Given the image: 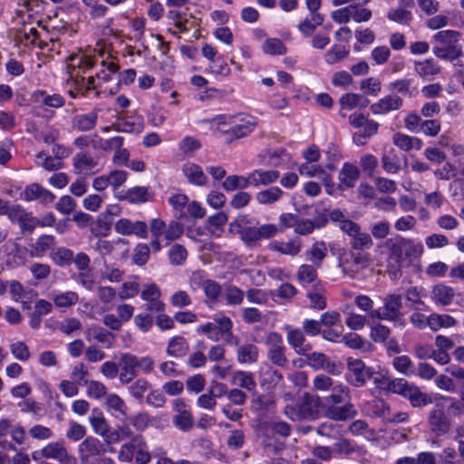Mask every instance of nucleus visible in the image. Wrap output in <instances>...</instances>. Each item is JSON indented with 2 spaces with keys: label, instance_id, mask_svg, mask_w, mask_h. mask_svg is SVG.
<instances>
[{
  "label": "nucleus",
  "instance_id": "69168bd1",
  "mask_svg": "<svg viewBox=\"0 0 464 464\" xmlns=\"http://www.w3.org/2000/svg\"><path fill=\"white\" fill-rule=\"evenodd\" d=\"M91 425L93 431L106 440L107 435L109 434V424L105 418L102 416H92L90 418Z\"/></svg>",
  "mask_w": 464,
  "mask_h": 464
},
{
  "label": "nucleus",
  "instance_id": "3c124183",
  "mask_svg": "<svg viewBox=\"0 0 464 464\" xmlns=\"http://www.w3.org/2000/svg\"><path fill=\"white\" fill-rule=\"evenodd\" d=\"M36 102L52 108H60L64 104V99L60 94L48 95L45 92L35 93Z\"/></svg>",
  "mask_w": 464,
  "mask_h": 464
},
{
  "label": "nucleus",
  "instance_id": "7c9ffc66",
  "mask_svg": "<svg viewBox=\"0 0 464 464\" xmlns=\"http://www.w3.org/2000/svg\"><path fill=\"white\" fill-rule=\"evenodd\" d=\"M359 178V170L357 167L351 163H344L339 173V180L341 187L352 188L354 186Z\"/></svg>",
  "mask_w": 464,
  "mask_h": 464
},
{
  "label": "nucleus",
  "instance_id": "5fc2aeb1",
  "mask_svg": "<svg viewBox=\"0 0 464 464\" xmlns=\"http://www.w3.org/2000/svg\"><path fill=\"white\" fill-rule=\"evenodd\" d=\"M188 257L187 249L180 244H174L169 251V259L173 266H181Z\"/></svg>",
  "mask_w": 464,
  "mask_h": 464
},
{
  "label": "nucleus",
  "instance_id": "49530a36",
  "mask_svg": "<svg viewBox=\"0 0 464 464\" xmlns=\"http://www.w3.org/2000/svg\"><path fill=\"white\" fill-rule=\"evenodd\" d=\"M350 237L352 238L350 244L352 247L356 250L370 248L373 244L371 236L367 233L362 232L361 227H359Z\"/></svg>",
  "mask_w": 464,
  "mask_h": 464
},
{
  "label": "nucleus",
  "instance_id": "864d4df0",
  "mask_svg": "<svg viewBox=\"0 0 464 464\" xmlns=\"http://www.w3.org/2000/svg\"><path fill=\"white\" fill-rule=\"evenodd\" d=\"M412 83V79H400L391 82L389 84V88L390 90L395 91L398 93H401L404 95H408L409 97H411L413 93L416 92V88H411Z\"/></svg>",
  "mask_w": 464,
  "mask_h": 464
},
{
  "label": "nucleus",
  "instance_id": "a878e982",
  "mask_svg": "<svg viewBox=\"0 0 464 464\" xmlns=\"http://www.w3.org/2000/svg\"><path fill=\"white\" fill-rule=\"evenodd\" d=\"M231 382L237 387L252 392L256 390V382L250 372L236 371L231 375Z\"/></svg>",
  "mask_w": 464,
  "mask_h": 464
},
{
  "label": "nucleus",
  "instance_id": "5701e85b",
  "mask_svg": "<svg viewBox=\"0 0 464 464\" xmlns=\"http://www.w3.org/2000/svg\"><path fill=\"white\" fill-rule=\"evenodd\" d=\"M252 175V186H269L275 183L279 178L280 173L275 169H255L251 172Z\"/></svg>",
  "mask_w": 464,
  "mask_h": 464
},
{
  "label": "nucleus",
  "instance_id": "6ab92c4d",
  "mask_svg": "<svg viewBox=\"0 0 464 464\" xmlns=\"http://www.w3.org/2000/svg\"><path fill=\"white\" fill-rule=\"evenodd\" d=\"M455 297V290L445 285L437 284L432 286L430 298L437 305H450Z\"/></svg>",
  "mask_w": 464,
  "mask_h": 464
},
{
  "label": "nucleus",
  "instance_id": "de8ad7c7",
  "mask_svg": "<svg viewBox=\"0 0 464 464\" xmlns=\"http://www.w3.org/2000/svg\"><path fill=\"white\" fill-rule=\"evenodd\" d=\"M315 266L304 264L301 265L297 270L296 277L300 283L312 284L317 278V269Z\"/></svg>",
  "mask_w": 464,
  "mask_h": 464
},
{
  "label": "nucleus",
  "instance_id": "ea45409f",
  "mask_svg": "<svg viewBox=\"0 0 464 464\" xmlns=\"http://www.w3.org/2000/svg\"><path fill=\"white\" fill-rule=\"evenodd\" d=\"M350 390L347 386H337L333 389V392L324 398L326 407L336 406L345 401L349 398Z\"/></svg>",
  "mask_w": 464,
  "mask_h": 464
},
{
  "label": "nucleus",
  "instance_id": "bb28decb",
  "mask_svg": "<svg viewBox=\"0 0 464 464\" xmlns=\"http://www.w3.org/2000/svg\"><path fill=\"white\" fill-rule=\"evenodd\" d=\"M97 119L96 111H91L87 114H77L72 118V128L79 131L91 130L95 127Z\"/></svg>",
  "mask_w": 464,
  "mask_h": 464
},
{
  "label": "nucleus",
  "instance_id": "e433bc0d",
  "mask_svg": "<svg viewBox=\"0 0 464 464\" xmlns=\"http://www.w3.org/2000/svg\"><path fill=\"white\" fill-rule=\"evenodd\" d=\"M50 258L58 266H70L73 261V252L69 248L60 246L50 253Z\"/></svg>",
  "mask_w": 464,
  "mask_h": 464
},
{
  "label": "nucleus",
  "instance_id": "a18cd8bd",
  "mask_svg": "<svg viewBox=\"0 0 464 464\" xmlns=\"http://www.w3.org/2000/svg\"><path fill=\"white\" fill-rule=\"evenodd\" d=\"M173 424L182 431H189L194 426V418L189 411H181L174 415Z\"/></svg>",
  "mask_w": 464,
  "mask_h": 464
},
{
  "label": "nucleus",
  "instance_id": "8fccbe9b",
  "mask_svg": "<svg viewBox=\"0 0 464 464\" xmlns=\"http://www.w3.org/2000/svg\"><path fill=\"white\" fill-rule=\"evenodd\" d=\"M283 380V375L277 370L271 366H266V368L260 372V383L261 385L269 384L276 386Z\"/></svg>",
  "mask_w": 464,
  "mask_h": 464
},
{
  "label": "nucleus",
  "instance_id": "f3484780",
  "mask_svg": "<svg viewBox=\"0 0 464 464\" xmlns=\"http://www.w3.org/2000/svg\"><path fill=\"white\" fill-rule=\"evenodd\" d=\"M403 105V100L398 95H387L371 105L370 109L375 115L385 114L392 111L400 110Z\"/></svg>",
  "mask_w": 464,
  "mask_h": 464
},
{
  "label": "nucleus",
  "instance_id": "cd10ccee",
  "mask_svg": "<svg viewBox=\"0 0 464 464\" xmlns=\"http://www.w3.org/2000/svg\"><path fill=\"white\" fill-rule=\"evenodd\" d=\"M73 167L78 173H87L97 167V161L88 153H77L73 159Z\"/></svg>",
  "mask_w": 464,
  "mask_h": 464
},
{
  "label": "nucleus",
  "instance_id": "79ce46f5",
  "mask_svg": "<svg viewBox=\"0 0 464 464\" xmlns=\"http://www.w3.org/2000/svg\"><path fill=\"white\" fill-rule=\"evenodd\" d=\"M133 434L134 433L130 425L122 423L121 425H117L116 428L107 435L106 442L116 443L121 440H128L132 437Z\"/></svg>",
  "mask_w": 464,
  "mask_h": 464
},
{
  "label": "nucleus",
  "instance_id": "9d476101",
  "mask_svg": "<svg viewBox=\"0 0 464 464\" xmlns=\"http://www.w3.org/2000/svg\"><path fill=\"white\" fill-rule=\"evenodd\" d=\"M370 265L368 255L352 253L350 258H341L339 266L344 275L355 278L364 268Z\"/></svg>",
  "mask_w": 464,
  "mask_h": 464
},
{
  "label": "nucleus",
  "instance_id": "6e6552de",
  "mask_svg": "<svg viewBox=\"0 0 464 464\" xmlns=\"http://www.w3.org/2000/svg\"><path fill=\"white\" fill-rule=\"evenodd\" d=\"M265 343L268 346L266 356L270 362L280 368L286 367L288 359L282 336L276 332H270L266 336Z\"/></svg>",
  "mask_w": 464,
  "mask_h": 464
},
{
  "label": "nucleus",
  "instance_id": "2f4dec72",
  "mask_svg": "<svg viewBox=\"0 0 464 464\" xmlns=\"http://www.w3.org/2000/svg\"><path fill=\"white\" fill-rule=\"evenodd\" d=\"M416 73L421 78L437 75L440 72V66L433 59H426L414 63Z\"/></svg>",
  "mask_w": 464,
  "mask_h": 464
},
{
  "label": "nucleus",
  "instance_id": "1a4fd4ad",
  "mask_svg": "<svg viewBox=\"0 0 464 464\" xmlns=\"http://www.w3.org/2000/svg\"><path fill=\"white\" fill-rule=\"evenodd\" d=\"M347 366L349 371L347 380L356 387L362 386L372 377V370L366 367L360 359L348 358Z\"/></svg>",
  "mask_w": 464,
  "mask_h": 464
},
{
  "label": "nucleus",
  "instance_id": "a19ab883",
  "mask_svg": "<svg viewBox=\"0 0 464 464\" xmlns=\"http://www.w3.org/2000/svg\"><path fill=\"white\" fill-rule=\"evenodd\" d=\"M121 200H128L130 203H144L149 200V192L145 187H134L126 191L123 196L120 197Z\"/></svg>",
  "mask_w": 464,
  "mask_h": 464
},
{
  "label": "nucleus",
  "instance_id": "37998d69",
  "mask_svg": "<svg viewBox=\"0 0 464 464\" xmlns=\"http://www.w3.org/2000/svg\"><path fill=\"white\" fill-rule=\"evenodd\" d=\"M111 225L112 220L100 214L97 219L91 223V232L95 237H106L111 229Z\"/></svg>",
  "mask_w": 464,
  "mask_h": 464
},
{
  "label": "nucleus",
  "instance_id": "393cba45",
  "mask_svg": "<svg viewBox=\"0 0 464 464\" xmlns=\"http://www.w3.org/2000/svg\"><path fill=\"white\" fill-rule=\"evenodd\" d=\"M284 191L276 186L258 191L255 198L260 205H272L278 202L284 196Z\"/></svg>",
  "mask_w": 464,
  "mask_h": 464
},
{
  "label": "nucleus",
  "instance_id": "680f3d73",
  "mask_svg": "<svg viewBox=\"0 0 464 464\" xmlns=\"http://www.w3.org/2000/svg\"><path fill=\"white\" fill-rule=\"evenodd\" d=\"M349 54V50L344 46L334 45L327 53H325V62L328 64H334L338 63L347 57Z\"/></svg>",
  "mask_w": 464,
  "mask_h": 464
},
{
  "label": "nucleus",
  "instance_id": "4be33fe9",
  "mask_svg": "<svg viewBox=\"0 0 464 464\" xmlns=\"http://www.w3.org/2000/svg\"><path fill=\"white\" fill-rule=\"evenodd\" d=\"M102 451V444L93 437H87L79 446V454L82 460L96 458Z\"/></svg>",
  "mask_w": 464,
  "mask_h": 464
},
{
  "label": "nucleus",
  "instance_id": "13d9d810",
  "mask_svg": "<svg viewBox=\"0 0 464 464\" xmlns=\"http://www.w3.org/2000/svg\"><path fill=\"white\" fill-rule=\"evenodd\" d=\"M387 18L401 24H408L412 20V14L405 8L399 7L391 9L387 13Z\"/></svg>",
  "mask_w": 464,
  "mask_h": 464
},
{
  "label": "nucleus",
  "instance_id": "9b49d317",
  "mask_svg": "<svg viewBox=\"0 0 464 464\" xmlns=\"http://www.w3.org/2000/svg\"><path fill=\"white\" fill-rule=\"evenodd\" d=\"M42 458L52 459L61 464H75V458L69 454L63 441L50 442L39 450Z\"/></svg>",
  "mask_w": 464,
  "mask_h": 464
},
{
  "label": "nucleus",
  "instance_id": "4d7b16f0",
  "mask_svg": "<svg viewBox=\"0 0 464 464\" xmlns=\"http://www.w3.org/2000/svg\"><path fill=\"white\" fill-rule=\"evenodd\" d=\"M150 385L149 382L144 378H140L134 381L129 387L128 391L130 394L137 399V400H142L144 397V394L148 392Z\"/></svg>",
  "mask_w": 464,
  "mask_h": 464
},
{
  "label": "nucleus",
  "instance_id": "774afa93",
  "mask_svg": "<svg viewBox=\"0 0 464 464\" xmlns=\"http://www.w3.org/2000/svg\"><path fill=\"white\" fill-rule=\"evenodd\" d=\"M183 225L175 220H171L166 227L164 237L169 242L174 241L179 238L183 235Z\"/></svg>",
  "mask_w": 464,
  "mask_h": 464
},
{
  "label": "nucleus",
  "instance_id": "f8f14e48",
  "mask_svg": "<svg viewBox=\"0 0 464 464\" xmlns=\"http://www.w3.org/2000/svg\"><path fill=\"white\" fill-rule=\"evenodd\" d=\"M142 300L146 302V310L151 313H161L165 309L164 303L160 300L161 293L156 284L144 285L140 293Z\"/></svg>",
  "mask_w": 464,
  "mask_h": 464
},
{
  "label": "nucleus",
  "instance_id": "c756f323",
  "mask_svg": "<svg viewBox=\"0 0 464 464\" xmlns=\"http://www.w3.org/2000/svg\"><path fill=\"white\" fill-rule=\"evenodd\" d=\"M259 350L253 343L240 345L237 352V358L240 363H254L257 361Z\"/></svg>",
  "mask_w": 464,
  "mask_h": 464
},
{
  "label": "nucleus",
  "instance_id": "7ed1b4c3",
  "mask_svg": "<svg viewBox=\"0 0 464 464\" xmlns=\"http://www.w3.org/2000/svg\"><path fill=\"white\" fill-rule=\"evenodd\" d=\"M321 399L305 392L295 404L286 405L285 415L293 421L314 420L320 415Z\"/></svg>",
  "mask_w": 464,
  "mask_h": 464
},
{
  "label": "nucleus",
  "instance_id": "bf43d9fd",
  "mask_svg": "<svg viewBox=\"0 0 464 464\" xmlns=\"http://www.w3.org/2000/svg\"><path fill=\"white\" fill-rule=\"evenodd\" d=\"M263 51L270 55H282L286 53V47L281 40L277 38H268L263 44Z\"/></svg>",
  "mask_w": 464,
  "mask_h": 464
},
{
  "label": "nucleus",
  "instance_id": "c9c22d12",
  "mask_svg": "<svg viewBox=\"0 0 464 464\" xmlns=\"http://www.w3.org/2000/svg\"><path fill=\"white\" fill-rule=\"evenodd\" d=\"M326 290L320 285H316L307 293V298L310 300V307L315 310H324L326 307Z\"/></svg>",
  "mask_w": 464,
  "mask_h": 464
},
{
  "label": "nucleus",
  "instance_id": "72a5a7b5",
  "mask_svg": "<svg viewBox=\"0 0 464 464\" xmlns=\"http://www.w3.org/2000/svg\"><path fill=\"white\" fill-rule=\"evenodd\" d=\"M342 110H353L354 108H365L369 100L363 99L361 94L356 93H345L339 100Z\"/></svg>",
  "mask_w": 464,
  "mask_h": 464
},
{
  "label": "nucleus",
  "instance_id": "b1692460",
  "mask_svg": "<svg viewBox=\"0 0 464 464\" xmlns=\"http://www.w3.org/2000/svg\"><path fill=\"white\" fill-rule=\"evenodd\" d=\"M182 171L188 182L197 186H204L208 181V177L204 174L200 166L188 162L184 164Z\"/></svg>",
  "mask_w": 464,
  "mask_h": 464
},
{
  "label": "nucleus",
  "instance_id": "412c9836",
  "mask_svg": "<svg viewBox=\"0 0 464 464\" xmlns=\"http://www.w3.org/2000/svg\"><path fill=\"white\" fill-rule=\"evenodd\" d=\"M270 251L278 252L282 255L295 256H297L302 249V242L298 238L289 240L287 242L273 240L268 244Z\"/></svg>",
  "mask_w": 464,
  "mask_h": 464
},
{
  "label": "nucleus",
  "instance_id": "20e7f679",
  "mask_svg": "<svg viewBox=\"0 0 464 464\" xmlns=\"http://www.w3.org/2000/svg\"><path fill=\"white\" fill-rule=\"evenodd\" d=\"M391 392L400 394L408 399L412 407H422L432 402L430 395L422 392L419 387L404 379H397L390 383Z\"/></svg>",
  "mask_w": 464,
  "mask_h": 464
},
{
  "label": "nucleus",
  "instance_id": "09e8293b",
  "mask_svg": "<svg viewBox=\"0 0 464 464\" xmlns=\"http://www.w3.org/2000/svg\"><path fill=\"white\" fill-rule=\"evenodd\" d=\"M393 143L402 150L409 151L418 143V149L420 148L421 140L418 138L410 137L403 133H395L392 137Z\"/></svg>",
  "mask_w": 464,
  "mask_h": 464
},
{
  "label": "nucleus",
  "instance_id": "473e14b6",
  "mask_svg": "<svg viewBox=\"0 0 464 464\" xmlns=\"http://www.w3.org/2000/svg\"><path fill=\"white\" fill-rule=\"evenodd\" d=\"M55 245V237L51 235H43L38 237L34 245L32 246L30 256L32 257H42L47 250Z\"/></svg>",
  "mask_w": 464,
  "mask_h": 464
},
{
  "label": "nucleus",
  "instance_id": "f257e3e1",
  "mask_svg": "<svg viewBox=\"0 0 464 464\" xmlns=\"http://www.w3.org/2000/svg\"><path fill=\"white\" fill-rule=\"evenodd\" d=\"M386 246L389 249V259L394 263L398 270L411 266L423 252L421 244L400 236L388 239Z\"/></svg>",
  "mask_w": 464,
  "mask_h": 464
},
{
  "label": "nucleus",
  "instance_id": "f704fd0d",
  "mask_svg": "<svg viewBox=\"0 0 464 464\" xmlns=\"http://www.w3.org/2000/svg\"><path fill=\"white\" fill-rule=\"evenodd\" d=\"M457 321L450 314H431L429 316L428 326L433 332L440 328H450L456 325Z\"/></svg>",
  "mask_w": 464,
  "mask_h": 464
},
{
  "label": "nucleus",
  "instance_id": "052dcab7",
  "mask_svg": "<svg viewBox=\"0 0 464 464\" xmlns=\"http://www.w3.org/2000/svg\"><path fill=\"white\" fill-rule=\"evenodd\" d=\"M245 293L236 285H229L226 289L225 299L229 305H239L243 303Z\"/></svg>",
  "mask_w": 464,
  "mask_h": 464
},
{
  "label": "nucleus",
  "instance_id": "ddd939ff",
  "mask_svg": "<svg viewBox=\"0 0 464 464\" xmlns=\"http://www.w3.org/2000/svg\"><path fill=\"white\" fill-rule=\"evenodd\" d=\"M114 229L123 236L135 235L140 238L148 236V226L143 221H131L128 218H121L114 224Z\"/></svg>",
  "mask_w": 464,
  "mask_h": 464
},
{
  "label": "nucleus",
  "instance_id": "0e129e2a",
  "mask_svg": "<svg viewBox=\"0 0 464 464\" xmlns=\"http://www.w3.org/2000/svg\"><path fill=\"white\" fill-rule=\"evenodd\" d=\"M105 403L109 409L119 412L122 416L127 415V406L118 394L111 393L107 395Z\"/></svg>",
  "mask_w": 464,
  "mask_h": 464
},
{
  "label": "nucleus",
  "instance_id": "423d86ee",
  "mask_svg": "<svg viewBox=\"0 0 464 464\" xmlns=\"http://www.w3.org/2000/svg\"><path fill=\"white\" fill-rule=\"evenodd\" d=\"M280 229L275 224H264L260 227H241L239 235L241 240L249 247L259 245L262 239L274 237Z\"/></svg>",
  "mask_w": 464,
  "mask_h": 464
},
{
  "label": "nucleus",
  "instance_id": "2eb2a0df",
  "mask_svg": "<svg viewBox=\"0 0 464 464\" xmlns=\"http://www.w3.org/2000/svg\"><path fill=\"white\" fill-rule=\"evenodd\" d=\"M430 430L436 436H442L449 432L450 423L442 409H434L428 416Z\"/></svg>",
  "mask_w": 464,
  "mask_h": 464
},
{
  "label": "nucleus",
  "instance_id": "4c0bfd02",
  "mask_svg": "<svg viewBox=\"0 0 464 464\" xmlns=\"http://www.w3.org/2000/svg\"><path fill=\"white\" fill-rule=\"evenodd\" d=\"M362 128V130L355 132L353 136V140L357 145H363L366 139L374 135L378 130L379 124L372 120L367 119Z\"/></svg>",
  "mask_w": 464,
  "mask_h": 464
},
{
  "label": "nucleus",
  "instance_id": "c85d7f7f",
  "mask_svg": "<svg viewBox=\"0 0 464 464\" xmlns=\"http://www.w3.org/2000/svg\"><path fill=\"white\" fill-rule=\"evenodd\" d=\"M188 352V343L182 336L172 337L168 343L167 353L171 357H183Z\"/></svg>",
  "mask_w": 464,
  "mask_h": 464
},
{
  "label": "nucleus",
  "instance_id": "58836bf2",
  "mask_svg": "<svg viewBox=\"0 0 464 464\" xmlns=\"http://www.w3.org/2000/svg\"><path fill=\"white\" fill-rule=\"evenodd\" d=\"M343 342L349 348L358 349L368 352L372 349V345L366 340H363L358 334L348 333L342 337Z\"/></svg>",
  "mask_w": 464,
  "mask_h": 464
},
{
  "label": "nucleus",
  "instance_id": "c03bdc74",
  "mask_svg": "<svg viewBox=\"0 0 464 464\" xmlns=\"http://www.w3.org/2000/svg\"><path fill=\"white\" fill-rule=\"evenodd\" d=\"M326 253L327 249L325 244L324 242H316L312 246L311 249L306 252V255L315 267H320L323 260L326 256Z\"/></svg>",
  "mask_w": 464,
  "mask_h": 464
},
{
  "label": "nucleus",
  "instance_id": "f03ea898",
  "mask_svg": "<svg viewBox=\"0 0 464 464\" xmlns=\"http://www.w3.org/2000/svg\"><path fill=\"white\" fill-rule=\"evenodd\" d=\"M461 34L454 30H443L433 35L436 45L433 53L440 59L453 61L463 54L460 44Z\"/></svg>",
  "mask_w": 464,
  "mask_h": 464
},
{
  "label": "nucleus",
  "instance_id": "a211bd4d",
  "mask_svg": "<svg viewBox=\"0 0 464 464\" xmlns=\"http://www.w3.org/2000/svg\"><path fill=\"white\" fill-rule=\"evenodd\" d=\"M357 415V411L354 405L351 402H346L342 406H334L325 408V416L333 420L346 421L353 419Z\"/></svg>",
  "mask_w": 464,
  "mask_h": 464
},
{
  "label": "nucleus",
  "instance_id": "603ef678",
  "mask_svg": "<svg viewBox=\"0 0 464 464\" xmlns=\"http://www.w3.org/2000/svg\"><path fill=\"white\" fill-rule=\"evenodd\" d=\"M53 300L57 307L66 308L74 305L78 302L79 296L75 292L68 291L54 295Z\"/></svg>",
  "mask_w": 464,
  "mask_h": 464
},
{
  "label": "nucleus",
  "instance_id": "0eeeda50",
  "mask_svg": "<svg viewBox=\"0 0 464 464\" xmlns=\"http://www.w3.org/2000/svg\"><path fill=\"white\" fill-rule=\"evenodd\" d=\"M382 307L372 311L371 318L378 320L398 321L401 319L402 297L398 294H390L383 298Z\"/></svg>",
  "mask_w": 464,
  "mask_h": 464
},
{
  "label": "nucleus",
  "instance_id": "6e6d98bb",
  "mask_svg": "<svg viewBox=\"0 0 464 464\" xmlns=\"http://www.w3.org/2000/svg\"><path fill=\"white\" fill-rule=\"evenodd\" d=\"M119 366L121 371L128 372L130 375L138 373L137 356L130 353H121Z\"/></svg>",
  "mask_w": 464,
  "mask_h": 464
},
{
  "label": "nucleus",
  "instance_id": "338daca9",
  "mask_svg": "<svg viewBox=\"0 0 464 464\" xmlns=\"http://www.w3.org/2000/svg\"><path fill=\"white\" fill-rule=\"evenodd\" d=\"M86 385L88 396L99 400L106 395V387L102 382L92 380L88 381Z\"/></svg>",
  "mask_w": 464,
  "mask_h": 464
},
{
  "label": "nucleus",
  "instance_id": "e2e57ef3",
  "mask_svg": "<svg viewBox=\"0 0 464 464\" xmlns=\"http://www.w3.org/2000/svg\"><path fill=\"white\" fill-rule=\"evenodd\" d=\"M202 288L206 296L213 302H216L221 294V285L211 279H207L202 282Z\"/></svg>",
  "mask_w": 464,
  "mask_h": 464
},
{
  "label": "nucleus",
  "instance_id": "dca6fc26",
  "mask_svg": "<svg viewBox=\"0 0 464 464\" xmlns=\"http://www.w3.org/2000/svg\"><path fill=\"white\" fill-rule=\"evenodd\" d=\"M286 331V341L295 352L301 355L305 353V350H310V345H304L305 333L303 329L294 328L290 325L285 327Z\"/></svg>",
  "mask_w": 464,
  "mask_h": 464
},
{
  "label": "nucleus",
  "instance_id": "4468645a",
  "mask_svg": "<svg viewBox=\"0 0 464 464\" xmlns=\"http://www.w3.org/2000/svg\"><path fill=\"white\" fill-rule=\"evenodd\" d=\"M310 350H305L304 354H301L305 357V363L314 370H325L328 373H337L336 364L330 361V359L323 353L313 352L309 353Z\"/></svg>",
  "mask_w": 464,
  "mask_h": 464
},
{
  "label": "nucleus",
  "instance_id": "39448f33",
  "mask_svg": "<svg viewBox=\"0 0 464 464\" xmlns=\"http://www.w3.org/2000/svg\"><path fill=\"white\" fill-rule=\"evenodd\" d=\"M69 63L67 70L69 73L68 81L72 82L77 91L83 90V74L94 66L93 60L87 55L71 54L68 57Z\"/></svg>",
  "mask_w": 464,
  "mask_h": 464
},
{
  "label": "nucleus",
  "instance_id": "aec40b11",
  "mask_svg": "<svg viewBox=\"0 0 464 464\" xmlns=\"http://www.w3.org/2000/svg\"><path fill=\"white\" fill-rule=\"evenodd\" d=\"M24 198L26 201L39 200L41 203L49 204L53 201L54 195L39 184L34 183L25 188Z\"/></svg>",
  "mask_w": 464,
  "mask_h": 464
}]
</instances>
